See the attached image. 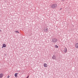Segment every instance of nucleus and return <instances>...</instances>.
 Masks as SVG:
<instances>
[{
  "label": "nucleus",
  "mask_w": 78,
  "mask_h": 78,
  "mask_svg": "<svg viewBox=\"0 0 78 78\" xmlns=\"http://www.w3.org/2000/svg\"><path fill=\"white\" fill-rule=\"evenodd\" d=\"M58 41V40L56 39V38H53L52 39V42L53 43H56V42H57V41Z\"/></svg>",
  "instance_id": "obj_2"
},
{
  "label": "nucleus",
  "mask_w": 78,
  "mask_h": 78,
  "mask_svg": "<svg viewBox=\"0 0 78 78\" xmlns=\"http://www.w3.org/2000/svg\"><path fill=\"white\" fill-rule=\"evenodd\" d=\"M76 48H78V43H76L75 45Z\"/></svg>",
  "instance_id": "obj_7"
},
{
  "label": "nucleus",
  "mask_w": 78,
  "mask_h": 78,
  "mask_svg": "<svg viewBox=\"0 0 78 78\" xmlns=\"http://www.w3.org/2000/svg\"><path fill=\"white\" fill-rule=\"evenodd\" d=\"M17 73H16L15 74V77H16V76H17Z\"/></svg>",
  "instance_id": "obj_10"
},
{
  "label": "nucleus",
  "mask_w": 78,
  "mask_h": 78,
  "mask_svg": "<svg viewBox=\"0 0 78 78\" xmlns=\"http://www.w3.org/2000/svg\"><path fill=\"white\" fill-rule=\"evenodd\" d=\"M6 54H5V56H6Z\"/></svg>",
  "instance_id": "obj_17"
},
{
  "label": "nucleus",
  "mask_w": 78,
  "mask_h": 78,
  "mask_svg": "<svg viewBox=\"0 0 78 78\" xmlns=\"http://www.w3.org/2000/svg\"><path fill=\"white\" fill-rule=\"evenodd\" d=\"M3 47H4V48H5V47H6V44H3L2 48H3Z\"/></svg>",
  "instance_id": "obj_6"
},
{
  "label": "nucleus",
  "mask_w": 78,
  "mask_h": 78,
  "mask_svg": "<svg viewBox=\"0 0 78 78\" xmlns=\"http://www.w3.org/2000/svg\"><path fill=\"white\" fill-rule=\"evenodd\" d=\"M67 48H65L64 50V51L65 53H66V52H67Z\"/></svg>",
  "instance_id": "obj_5"
},
{
  "label": "nucleus",
  "mask_w": 78,
  "mask_h": 78,
  "mask_svg": "<svg viewBox=\"0 0 78 78\" xmlns=\"http://www.w3.org/2000/svg\"><path fill=\"white\" fill-rule=\"evenodd\" d=\"M47 65L46 64H44V67H47Z\"/></svg>",
  "instance_id": "obj_8"
},
{
  "label": "nucleus",
  "mask_w": 78,
  "mask_h": 78,
  "mask_svg": "<svg viewBox=\"0 0 78 78\" xmlns=\"http://www.w3.org/2000/svg\"><path fill=\"white\" fill-rule=\"evenodd\" d=\"M57 7V4H54L51 5V8L52 9H55Z\"/></svg>",
  "instance_id": "obj_1"
},
{
  "label": "nucleus",
  "mask_w": 78,
  "mask_h": 78,
  "mask_svg": "<svg viewBox=\"0 0 78 78\" xmlns=\"http://www.w3.org/2000/svg\"><path fill=\"white\" fill-rule=\"evenodd\" d=\"M62 9V8H61V9H60L61 10V9Z\"/></svg>",
  "instance_id": "obj_18"
},
{
  "label": "nucleus",
  "mask_w": 78,
  "mask_h": 78,
  "mask_svg": "<svg viewBox=\"0 0 78 78\" xmlns=\"http://www.w3.org/2000/svg\"><path fill=\"white\" fill-rule=\"evenodd\" d=\"M55 48H58V45H55Z\"/></svg>",
  "instance_id": "obj_12"
},
{
  "label": "nucleus",
  "mask_w": 78,
  "mask_h": 78,
  "mask_svg": "<svg viewBox=\"0 0 78 78\" xmlns=\"http://www.w3.org/2000/svg\"><path fill=\"white\" fill-rule=\"evenodd\" d=\"M7 78H9V76H7Z\"/></svg>",
  "instance_id": "obj_13"
},
{
  "label": "nucleus",
  "mask_w": 78,
  "mask_h": 78,
  "mask_svg": "<svg viewBox=\"0 0 78 78\" xmlns=\"http://www.w3.org/2000/svg\"><path fill=\"white\" fill-rule=\"evenodd\" d=\"M0 32H2V30H0Z\"/></svg>",
  "instance_id": "obj_15"
},
{
  "label": "nucleus",
  "mask_w": 78,
  "mask_h": 78,
  "mask_svg": "<svg viewBox=\"0 0 78 78\" xmlns=\"http://www.w3.org/2000/svg\"><path fill=\"white\" fill-rule=\"evenodd\" d=\"M3 75L2 73L0 74V78H1L2 77V76H3Z\"/></svg>",
  "instance_id": "obj_9"
},
{
  "label": "nucleus",
  "mask_w": 78,
  "mask_h": 78,
  "mask_svg": "<svg viewBox=\"0 0 78 78\" xmlns=\"http://www.w3.org/2000/svg\"><path fill=\"white\" fill-rule=\"evenodd\" d=\"M62 0V2H64V0Z\"/></svg>",
  "instance_id": "obj_14"
},
{
  "label": "nucleus",
  "mask_w": 78,
  "mask_h": 78,
  "mask_svg": "<svg viewBox=\"0 0 78 78\" xmlns=\"http://www.w3.org/2000/svg\"><path fill=\"white\" fill-rule=\"evenodd\" d=\"M52 59H56V56H55L54 55H53V56L52 57Z\"/></svg>",
  "instance_id": "obj_4"
},
{
  "label": "nucleus",
  "mask_w": 78,
  "mask_h": 78,
  "mask_svg": "<svg viewBox=\"0 0 78 78\" xmlns=\"http://www.w3.org/2000/svg\"><path fill=\"white\" fill-rule=\"evenodd\" d=\"M29 77V76H27V78H28V77Z\"/></svg>",
  "instance_id": "obj_16"
},
{
  "label": "nucleus",
  "mask_w": 78,
  "mask_h": 78,
  "mask_svg": "<svg viewBox=\"0 0 78 78\" xmlns=\"http://www.w3.org/2000/svg\"><path fill=\"white\" fill-rule=\"evenodd\" d=\"M44 32L47 33L48 31V29L47 27H45L44 29Z\"/></svg>",
  "instance_id": "obj_3"
},
{
  "label": "nucleus",
  "mask_w": 78,
  "mask_h": 78,
  "mask_svg": "<svg viewBox=\"0 0 78 78\" xmlns=\"http://www.w3.org/2000/svg\"><path fill=\"white\" fill-rule=\"evenodd\" d=\"M15 33H19V31H15Z\"/></svg>",
  "instance_id": "obj_11"
}]
</instances>
